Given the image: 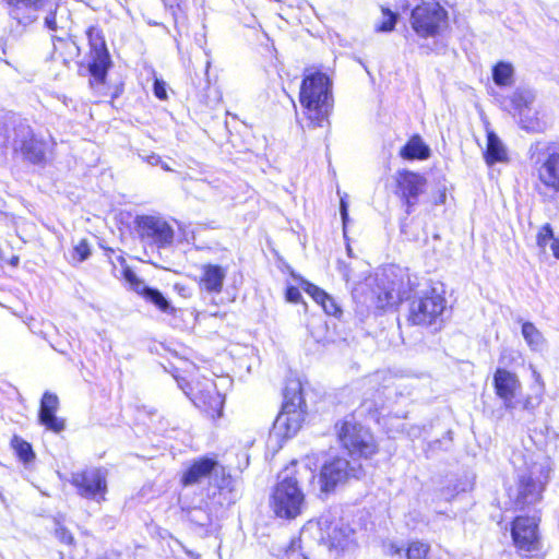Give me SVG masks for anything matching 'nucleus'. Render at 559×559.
<instances>
[{
	"label": "nucleus",
	"instance_id": "17",
	"mask_svg": "<svg viewBox=\"0 0 559 559\" xmlns=\"http://www.w3.org/2000/svg\"><path fill=\"white\" fill-rule=\"evenodd\" d=\"M72 485L80 496L86 499L100 501L107 491L106 477L99 468H88L72 475Z\"/></svg>",
	"mask_w": 559,
	"mask_h": 559
},
{
	"label": "nucleus",
	"instance_id": "27",
	"mask_svg": "<svg viewBox=\"0 0 559 559\" xmlns=\"http://www.w3.org/2000/svg\"><path fill=\"white\" fill-rule=\"evenodd\" d=\"M515 117L521 128L528 132H542L546 129V122L539 117V112L535 106Z\"/></svg>",
	"mask_w": 559,
	"mask_h": 559
},
{
	"label": "nucleus",
	"instance_id": "11",
	"mask_svg": "<svg viewBox=\"0 0 559 559\" xmlns=\"http://www.w3.org/2000/svg\"><path fill=\"white\" fill-rule=\"evenodd\" d=\"M448 12L438 2L421 1L411 12V25L420 37H433L447 23Z\"/></svg>",
	"mask_w": 559,
	"mask_h": 559
},
{
	"label": "nucleus",
	"instance_id": "9",
	"mask_svg": "<svg viewBox=\"0 0 559 559\" xmlns=\"http://www.w3.org/2000/svg\"><path fill=\"white\" fill-rule=\"evenodd\" d=\"M178 383L198 408L212 418L221 417L224 397L217 391L216 384L212 379H195L191 383L186 382L185 385L180 381Z\"/></svg>",
	"mask_w": 559,
	"mask_h": 559
},
{
	"label": "nucleus",
	"instance_id": "44",
	"mask_svg": "<svg viewBox=\"0 0 559 559\" xmlns=\"http://www.w3.org/2000/svg\"><path fill=\"white\" fill-rule=\"evenodd\" d=\"M536 404L533 403L531 397H527L523 404L524 409H533Z\"/></svg>",
	"mask_w": 559,
	"mask_h": 559
},
{
	"label": "nucleus",
	"instance_id": "39",
	"mask_svg": "<svg viewBox=\"0 0 559 559\" xmlns=\"http://www.w3.org/2000/svg\"><path fill=\"white\" fill-rule=\"evenodd\" d=\"M59 537L66 544H71L73 542L72 535L69 532H67L66 530H61L59 532Z\"/></svg>",
	"mask_w": 559,
	"mask_h": 559
},
{
	"label": "nucleus",
	"instance_id": "37",
	"mask_svg": "<svg viewBox=\"0 0 559 559\" xmlns=\"http://www.w3.org/2000/svg\"><path fill=\"white\" fill-rule=\"evenodd\" d=\"M154 95L158 99H162V100L167 98L166 86H165V83L163 81L155 80V82H154Z\"/></svg>",
	"mask_w": 559,
	"mask_h": 559
},
{
	"label": "nucleus",
	"instance_id": "40",
	"mask_svg": "<svg viewBox=\"0 0 559 559\" xmlns=\"http://www.w3.org/2000/svg\"><path fill=\"white\" fill-rule=\"evenodd\" d=\"M550 249L552 251L554 257L559 260V238L552 239V242L550 243Z\"/></svg>",
	"mask_w": 559,
	"mask_h": 559
},
{
	"label": "nucleus",
	"instance_id": "25",
	"mask_svg": "<svg viewBox=\"0 0 559 559\" xmlns=\"http://www.w3.org/2000/svg\"><path fill=\"white\" fill-rule=\"evenodd\" d=\"M400 155L407 160L426 159L430 155V148L419 135H414L401 148Z\"/></svg>",
	"mask_w": 559,
	"mask_h": 559
},
{
	"label": "nucleus",
	"instance_id": "15",
	"mask_svg": "<svg viewBox=\"0 0 559 559\" xmlns=\"http://www.w3.org/2000/svg\"><path fill=\"white\" fill-rule=\"evenodd\" d=\"M86 36L91 47V61L88 63V71L93 79L91 84L93 82L104 84L111 60L103 32L96 26H91L86 31Z\"/></svg>",
	"mask_w": 559,
	"mask_h": 559
},
{
	"label": "nucleus",
	"instance_id": "46",
	"mask_svg": "<svg viewBox=\"0 0 559 559\" xmlns=\"http://www.w3.org/2000/svg\"><path fill=\"white\" fill-rule=\"evenodd\" d=\"M160 167H162L164 170H167V171H170V170H171V168H170L166 163H164L163 160H162Z\"/></svg>",
	"mask_w": 559,
	"mask_h": 559
},
{
	"label": "nucleus",
	"instance_id": "32",
	"mask_svg": "<svg viewBox=\"0 0 559 559\" xmlns=\"http://www.w3.org/2000/svg\"><path fill=\"white\" fill-rule=\"evenodd\" d=\"M12 447L14 448L19 459L24 463H29L34 460L35 454L33 452L32 445L25 440L15 436L12 439Z\"/></svg>",
	"mask_w": 559,
	"mask_h": 559
},
{
	"label": "nucleus",
	"instance_id": "28",
	"mask_svg": "<svg viewBox=\"0 0 559 559\" xmlns=\"http://www.w3.org/2000/svg\"><path fill=\"white\" fill-rule=\"evenodd\" d=\"M492 80L498 86H511L514 82V68L511 63L499 61L492 68Z\"/></svg>",
	"mask_w": 559,
	"mask_h": 559
},
{
	"label": "nucleus",
	"instance_id": "4",
	"mask_svg": "<svg viewBox=\"0 0 559 559\" xmlns=\"http://www.w3.org/2000/svg\"><path fill=\"white\" fill-rule=\"evenodd\" d=\"M4 134L0 138V144L11 145L14 151L33 164L41 163L45 159L47 142L37 139L27 123V120L15 114L5 116L3 123Z\"/></svg>",
	"mask_w": 559,
	"mask_h": 559
},
{
	"label": "nucleus",
	"instance_id": "20",
	"mask_svg": "<svg viewBox=\"0 0 559 559\" xmlns=\"http://www.w3.org/2000/svg\"><path fill=\"white\" fill-rule=\"evenodd\" d=\"M58 408V396L51 392H45L40 401L38 420L47 429L53 432H60L66 427L64 420L56 416Z\"/></svg>",
	"mask_w": 559,
	"mask_h": 559
},
{
	"label": "nucleus",
	"instance_id": "41",
	"mask_svg": "<svg viewBox=\"0 0 559 559\" xmlns=\"http://www.w3.org/2000/svg\"><path fill=\"white\" fill-rule=\"evenodd\" d=\"M147 163L151 164V165H160L162 164V158L159 155H156V154H152L147 157Z\"/></svg>",
	"mask_w": 559,
	"mask_h": 559
},
{
	"label": "nucleus",
	"instance_id": "26",
	"mask_svg": "<svg viewBox=\"0 0 559 559\" xmlns=\"http://www.w3.org/2000/svg\"><path fill=\"white\" fill-rule=\"evenodd\" d=\"M485 159L488 165L507 160L506 147L493 132H488L487 134Z\"/></svg>",
	"mask_w": 559,
	"mask_h": 559
},
{
	"label": "nucleus",
	"instance_id": "16",
	"mask_svg": "<svg viewBox=\"0 0 559 559\" xmlns=\"http://www.w3.org/2000/svg\"><path fill=\"white\" fill-rule=\"evenodd\" d=\"M396 185V194L405 206L406 214L409 215L425 192L427 180L417 173L402 170L397 173Z\"/></svg>",
	"mask_w": 559,
	"mask_h": 559
},
{
	"label": "nucleus",
	"instance_id": "45",
	"mask_svg": "<svg viewBox=\"0 0 559 559\" xmlns=\"http://www.w3.org/2000/svg\"><path fill=\"white\" fill-rule=\"evenodd\" d=\"M295 546H296V542H293L289 549H288V555L290 557H293L295 555Z\"/></svg>",
	"mask_w": 559,
	"mask_h": 559
},
{
	"label": "nucleus",
	"instance_id": "31",
	"mask_svg": "<svg viewBox=\"0 0 559 559\" xmlns=\"http://www.w3.org/2000/svg\"><path fill=\"white\" fill-rule=\"evenodd\" d=\"M522 335L533 349H539L544 344L542 333L531 322H525L522 325Z\"/></svg>",
	"mask_w": 559,
	"mask_h": 559
},
{
	"label": "nucleus",
	"instance_id": "18",
	"mask_svg": "<svg viewBox=\"0 0 559 559\" xmlns=\"http://www.w3.org/2000/svg\"><path fill=\"white\" fill-rule=\"evenodd\" d=\"M213 474L215 476L222 475V484L218 485L219 489L228 487L230 477H225V468L217 461L210 457H201L194 461L183 473L181 483L183 486L195 485Z\"/></svg>",
	"mask_w": 559,
	"mask_h": 559
},
{
	"label": "nucleus",
	"instance_id": "8",
	"mask_svg": "<svg viewBox=\"0 0 559 559\" xmlns=\"http://www.w3.org/2000/svg\"><path fill=\"white\" fill-rule=\"evenodd\" d=\"M335 429L340 442L352 456L368 459L377 452L372 433L353 416H347L336 423Z\"/></svg>",
	"mask_w": 559,
	"mask_h": 559
},
{
	"label": "nucleus",
	"instance_id": "5",
	"mask_svg": "<svg viewBox=\"0 0 559 559\" xmlns=\"http://www.w3.org/2000/svg\"><path fill=\"white\" fill-rule=\"evenodd\" d=\"M549 474L550 467L545 460L518 471L516 484L509 489V498L518 510L535 506L542 500Z\"/></svg>",
	"mask_w": 559,
	"mask_h": 559
},
{
	"label": "nucleus",
	"instance_id": "34",
	"mask_svg": "<svg viewBox=\"0 0 559 559\" xmlns=\"http://www.w3.org/2000/svg\"><path fill=\"white\" fill-rule=\"evenodd\" d=\"M381 11L385 17L383 22H381L379 25L376 26L377 32H391L394 29L399 14L391 11L389 8H381Z\"/></svg>",
	"mask_w": 559,
	"mask_h": 559
},
{
	"label": "nucleus",
	"instance_id": "21",
	"mask_svg": "<svg viewBox=\"0 0 559 559\" xmlns=\"http://www.w3.org/2000/svg\"><path fill=\"white\" fill-rule=\"evenodd\" d=\"M227 270L217 264H204L201 267L199 286L201 290L210 294H219L223 290Z\"/></svg>",
	"mask_w": 559,
	"mask_h": 559
},
{
	"label": "nucleus",
	"instance_id": "2",
	"mask_svg": "<svg viewBox=\"0 0 559 559\" xmlns=\"http://www.w3.org/2000/svg\"><path fill=\"white\" fill-rule=\"evenodd\" d=\"M300 104L309 121V126L323 127L333 106L332 81L320 72L306 75L300 87Z\"/></svg>",
	"mask_w": 559,
	"mask_h": 559
},
{
	"label": "nucleus",
	"instance_id": "13",
	"mask_svg": "<svg viewBox=\"0 0 559 559\" xmlns=\"http://www.w3.org/2000/svg\"><path fill=\"white\" fill-rule=\"evenodd\" d=\"M135 227L141 241L145 245L164 249L174 241L173 227L160 216H136Z\"/></svg>",
	"mask_w": 559,
	"mask_h": 559
},
{
	"label": "nucleus",
	"instance_id": "35",
	"mask_svg": "<svg viewBox=\"0 0 559 559\" xmlns=\"http://www.w3.org/2000/svg\"><path fill=\"white\" fill-rule=\"evenodd\" d=\"M552 239H556L554 237V231H552V228L550 226V224H545L544 226H542V228L539 229L538 234H537V237H536V242H537V246L543 250L545 251L547 245L550 242H552Z\"/></svg>",
	"mask_w": 559,
	"mask_h": 559
},
{
	"label": "nucleus",
	"instance_id": "33",
	"mask_svg": "<svg viewBox=\"0 0 559 559\" xmlns=\"http://www.w3.org/2000/svg\"><path fill=\"white\" fill-rule=\"evenodd\" d=\"M430 546L426 543L414 540L409 543L406 551L407 559H429Z\"/></svg>",
	"mask_w": 559,
	"mask_h": 559
},
{
	"label": "nucleus",
	"instance_id": "1",
	"mask_svg": "<svg viewBox=\"0 0 559 559\" xmlns=\"http://www.w3.org/2000/svg\"><path fill=\"white\" fill-rule=\"evenodd\" d=\"M408 289L397 292L400 301H409L407 321L414 325L435 326L442 323L445 299L435 288L418 292L415 284L407 277Z\"/></svg>",
	"mask_w": 559,
	"mask_h": 559
},
{
	"label": "nucleus",
	"instance_id": "47",
	"mask_svg": "<svg viewBox=\"0 0 559 559\" xmlns=\"http://www.w3.org/2000/svg\"><path fill=\"white\" fill-rule=\"evenodd\" d=\"M133 278H135V275H134L133 273H131V272H128V273H127V280H128V281H130V282H132V281H133Z\"/></svg>",
	"mask_w": 559,
	"mask_h": 559
},
{
	"label": "nucleus",
	"instance_id": "30",
	"mask_svg": "<svg viewBox=\"0 0 559 559\" xmlns=\"http://www.w3.org/2000/svg\"><path fill=\"white\" fill-rule=\"evenodd\" d=\"M188 521L198 527H207L212 523L211 513L203 507H194L187 510Z\"/></svg>",
	"mask_w": 559,
	"mask_h": 559
},
{
	"label": "nucleus",
	"instance_id": "36",
	"mask_svg": "<svg viewBox=\"0 0 559 559\" xmlns=\"http://www.w3.org/2000/svg\"><path fill=\"white\" fill-rule=\"evenodd\" d=\"M91 254L90 245L85 239H82L75 247H74V258L78 259L79 262H83L86 260Z\"/></svg>",
	"mask_w": 559,
	"mask_h": 559
},
{
	"label": "nucleus",
	"instance_id": "12",
	"mask_svg": "<svg viewBox=\"0 0 559 559\" xmlns=\"http://www.w3.org/2000/svg\"><path fill=\"white\" fill-rule=\"evenodd\" d=\"M314 531L320 532V540L330 549L334 548L344 550L353 545L355 540V531L349 526V524L343 521L331 523L325 521L318 523L309 522L307 526L302 528L299 542L306 539Z\"/></svg>",
	"mask_w": 559,
	"mask_h": 559
},
{
	"label": "nucleus",
	"instance_id": "23",
	"mask_svg": "<svg viewBox=\"0 0 559 559\" xmlns=\"http://www.w3.org/2000/svg\"><path fill=\"white\" fill-rule=\"evenodd\" d=\"M70 10L62 4H55L53 11H49L45 16V25L53 32H62L64 35L71 26Z\"/></svg>",
	"mask_w": 559,
	"mask_h": 559
},
{
	"label": "nucleus",
	"instance_id": "6",
	"mask_svg": "<svg viewBox=\"0 0 559 559\" xmlns=\"http://www.w3.org/2000/svg\"><path fill=\"white\" fill-rule=\"evenodd\" d=\"M278 480L271 495L270 506L276 516L293 520L305 508V495L298 485L294 466L278 474Z\"/></svg>",
	"mask_w": 559,
	"mask_h": 559
},
{
	"label": "nucleus",
	"instance_id": "48",
	"mask_svg": "<svg viewBox=\"0 0 559 559\" xmlns=\"http://www.w3.org/2000/svg\"><path fill=\"white\" fill-rule=\"evenodd\" d=\"M53 40H58L59 43H63V37L61 36H53Z\"/></svg>",
	"mask_w": 559,
	"mask_h": 559
},
{
	"label": "nucleus",
	"instance_id": "3",
	"mask_svg": "<svg viewBox=\"0 0 559 559\" xmlns=\"http://www.w3.org/2000/svg\"><path fill=\"white\" fill-rule=\"evenodd\" d=\"M530 158L537 181L535 189L545 200L559 194V144L537 141L530 146Z\"/></svg>",
	"mask_w": 559,
	"mask_h": 559
},
{
	"label": "nucleus",
	"instance_id": "42",
	"mask_svg": "<svg viewBox=\"0 0 559 559\" xmlns=\"http://www.w3.org/2000/svg\"><path fill=\"white\" fill-rule=\"evenodd\" d=\"M445 199H447V194H445V191L442 190V191H439V195L438 198L435 200V204L438 205V204H443L445 202Z\"/></svg>",
	"mask_w": 559,
	"mask_h": 559
},
{
	"label": "nucleus",
	"instance_id": "22",
	"mask_svg": "<svg viewBox=\"0 0 559 559\" xmlns=\"http://www.w3.org/2000/svg\"><path fill=\"white\" fill-rule=\"evenodd\" d=\"M301 287L318 305L322 307L326 314L333 317H340L342 314V309L336 300L323 289L308 281H302Z\"/></svg>",
	"mask_w": 559,
	"mask_h": 559
},
{
	"label": "nucleus",
	"instance_id": "38",
	"mask_svg": "<svg viewBox=\"0 0 559 559\" xmlns=\"http://www.w3.org/2000/svg\"><path fill=\"white\" fill-rule=\"evenodd\" d=\"M286 298L290 302H298L301 298V294L297 287L290 286L286 290Z\"/></svg>",
	"mask_w": 559,
	"mask_h": 559
},
{
	"label": "nucleus",
	"instance_id": "19",
	"mask_svg": "<svg viewBox=\"0 0 559 559\" xmlns=\"http://www.w3.org/2000/svg\"><path fill=\"white\" fill-rule=\"evenodd\" d=\"M493 388L497 396L502 400L507 411L512 412L516 408V396L522 385L518 376L509 370L498 368L493 374Z\"/></svg>",
	"mask_w": 559,
	"mask_h": 559
},
{
	"label": "nucleus",
	"instance_id": "29",
	"mask_svg": "<svg viewBox=\"0 0 559 559\" xmlns=\"http://www.w3.org/2000/svg\"><path fill=\"white\" fill-rule=\"evenodd\" d=\"M142 295L146 300L155 305L160 311L173 312L174 308L158 289L143 285Z\"/></svg>",
	"mask_w": 559,
	"mask_h": 559
},
{
	"label": "nucleus",
	"instance_id": "7",
	"mask_svg": "<svg viewBox=\"0 0 559 559\" xmlns=\"http://www.w3.org/2000/svg\"><path fill=\"white\" fill-rule=\"evenodd\" d=\"M305 412L301 409V386L299 382H292L284 392V403L281 413L273 423L271 437L289 439L301 427Z\"/></svg>",
	"mask_w": 559,
	"mask_h": 559
},
{
	"label": "nucleus",
	"instance_id": "43",
	"mask_svg": "<svg viewBox=\"0 0 559 559\" xmlns=\"http://www.w3.org/2000/svg\"><path fill=\"white\" fill-rule=\"evenodd\" d=\"M341 215H342V218L344 221V223L346 222V218H347V207H346V204L344 201L341 202Z\"/></svg>",
	"mask_w": 559,
	"mask_h": 559
},
{
	"label": "nucleus",
	"instance_id": "24",
	"mask_svg": "<svg viewBox=\"0 0 559 559\" xmlns=\"http://www.w3.org/2000/svg\"><path fill=\"white\" fill-rule=\"evenodd\" d=\"M536 94L527 87H518L510 97L509 112L514 117L534 106Z\"/></svg>",
	"mask_w": 559,
	"mask_h": 559
},
{
	"label": "nucleus",
	"instance_id": "10",
	"mask_svg": "<svg viewBox=\"0 0 559 559\" xmlns=\"http://www.w3.org/2000/svg\"><path fill=\"white\" fill-rule=\"evenodd\" d=\"M365 474L362 464L353 459L335 456L326 461L320 472V490L322 493L332 492L338 485L350 478L359 479Z\"/></svg>",
	"mask_w": 559,
	"mask_h": 559
},
{
	"label": "nucleus",
	"instance_id": "14",
	"mask_svg": "<svg viewBox=\"0 0 559 559\" xmlns=\"http://www.w3.org/2000/svg\"><path fill=\"white\" fill-rule=\"evenodd\" d=\"M539 520L535 516H516L512 522L511 536L516 550L524 556L533 555L542 548L538 532Z\"/></svg>",
	"mask_w": 559,
	"mask_h": 559
}]
</instances>
